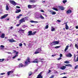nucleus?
Here are the masks:
<instances>
[{"label":"nucleus","instance_id":"obj_17","mask_svg":"<svg viewBox=\"0 0 78 78\" xmlns=\"http://www.w3.org/2000/svg\"><path fill=\"white\" fill-rule=\"evenodd\" d=\"M25 67V65H23L22 63H20L19 65V67Z\"/></svg>","mask_w":78,"mask_h":78},{"label":"nucleus","instance_id":"obj_28","mask_svg":"<svg viewBox=\"0 0 78 78\" xmlns=\"http://www.w3.org/2000/svg\"><path fill=\"white\" fill-rule=\"evenodd\" d=\"M68 48H69V45L66 46L65 49V51H66L68 49Z\"/></svg>","mask_w":78,"mask_h":78},{"label":"nucleus","instance_id":"obj_48","mask_svg":"<svg viewBox=\"0 0 78 78\" xmlns=\"http://www.w3.org/2000/svg\"><path fill=\"white\" fill-rule=\"evenodd\" d=\"M60 58H61V57H62V54H61L60 55Z\"/></svg>","mask_w":78,"mask_h":78},{"label":"nucleus","instance_id":"obj_20","mask_svg":"<svg viewBox=\"0 0 78 78\" xmlns=\"http://www.w3.org/2000/svg\"><path fill=\"white\" fill-rule=\"evenodd\" d=\"M32 33L33 32L32 31H29L28 32V33L29 34H28V36H31V35H32Z\"/></svg>","mask_w":78,"mask_h":78},{"label":"nucleus","instance_id":"obj_50","mask_svg":"<svg viewBox=\"0 0 78 78\" xmlns=\"http://www.w3.org/2000/svg\"><path fill=\"white\" fill-rule=\"evenodd\" d=\"M60 59H61V58L60 57L58 58V60L59 61V60H60Z\"/></svg>","mask_w":78,"mask_h":78},{"label":"nucleus","instance_id":"obj_4","mask_svg":"<svg viewBox=\"0 0 78 78\" xmlns=\"http://www.w3.org/2000/svg\"><path fill=\"white\" fill-rule=\"evenodd\" d=\"M9 2L12 4L14 5V6H15V5H16V4H17V3L16 2L14 1L10 0Z\"/></svg>","mask_w":78,"mask_h":78},{"label":"nucleus","instance_id":"obj_12","mask_svg":"<svg viewBox=\"0 0 78 78\" xmlns=\"http://www.w3.org/2000/svg\"><path fill=\"white\" fill-rule=\"evenodd\" d=\"M41 74H42V73H41L40 74H39L37 76V78H42L43 77L41 75Z\"/></svg>","mask_w":78,"mask_h":78},{"label":"nucleus","instance_id":"obj_37","mask_svg":"<svg viewBox=\"0 0 78 78\" xmlns=\"http://www.w3.org/2000/svg\"><path fill=\"white\" fill-rule=\"evenodd\" d=\"M17 55H15L14 56H13L12 57L13 59H14V58H16V57H17Z\"/></svg>","mask_w":78,"mask_h":78},{"label":"nucleus","instance_id":"obj_63","mask_svg":"<svg viewBox=\"0 0 78 78\" xmlns=\"http://www.w3.org/2000/svg\"><path fill=\"white\" fill-rule=\"evenodd\" d=\"M23 44L24 45H25V46H26V44L25 43H23Z\"/></svg>","mask_w":78,"mask_h":78},{"label":"nucleus","instance_id":"obj_33","mask_svg":"<svg viewBox=\"0 0 78 78\" xmlns=\"http://www.w3.org/2000/svg\"><path fill=\"white\" fill-rule=\"evenodd\" d=\"M64 63H66V64H69V62L67 61H65Z\"/></svg>","mask_w":78,"mask_h":78},{"label":"nucleus","instance_id":"obj_36","mask_svg":"<svg viewBox=\"0 0 78 78\" xmlns=\"http://www.w3.org/2000/svg\"><path fill=\"white\" fill-rule=\"evenodd\" d=\"M32 75V73L31 72H30V73H29V76H31Z\"/></svg>","mask_w":78,"mask_h":78},{"label":"nucleus","instance_id":"obj_30","mask_svg":"<svg viewBox=\"0 0 78 78\" xmlns=\"http://www.w3.org/2000/svg\"><path fill=\"white\" fill-rule=\"evenodd\" d=\"M20 11H21V10L20 9H19V10H16V13H19V12H20Z\"/></svg>","mask_w":78,"mask_h":78},{"label":"nucleus","instance_id":"obj_29","mask_svg":"<svg viewBox=\"0 0 78 78\" xmlns=\"http://www.w3.org/2000/svg\"><path fill=\"white\" fill-rule=\"evenodd\" d=\"M52 9H53V10H55V11H58V9H56V8H52Z\"/></svg>","mask_w":78,"mask_h":78},{"label":"nucleus","instance_id":"obj_59","mask_svg":"<svg viewBox=\"0 0 78 78\" xmlns=\"http://www.w3.org/2000/svg\"><path fill=\"white\" fill-rule=\"evenodd\" d=\"M16 18H17V19H19V18H20V17H19V16H17L16 17Z\"/></svg>","mask_w":78,"mask_h":78},{"label":"nucleus","instance_id":"obj_23","mask_svg":"<svg viewBox=\"0 0 78 78\" xmlns=\"http://www.w3.org/2000/svg\"><path fill=\"white\" fill-rule=\"evenodd\" d=\"M0 37L1 38H4L5 37V34L3 33L1 36H0Z\"/></svg>","mask_w":78,"mask_h":78},{"label":"nucleus","instance_id":"obj_60","mask_svg":"<svg viewBox=\"0 0 78 78\" xmlns=\"http://www.w3.org/2000/svg\"><path fill=\"white\" fill-rule=\"evenodd\" d=\"M23 15L22 14H20L19 15V16H22Z\"/></svg>","mask_w":78,"mask_h":78},{"label":"nucleus","instance_id":"obj_18","mask_svg":"<svg viewBox=\"0 0 78 78\" xmlns=\"http://www.w3.org/2000/svg\"><path fill=\"white\" fill-rule=\"evenodd\" d=\"M67 23H65V28L66 30H68L69 29V26L67 25Z\"/></svg>","mask_w":78,"mask_h":78},{"label":"nucleus","instance_id":"obj_3","mask_svg":"<svg viewBox=\"0 0 78 78\" xmlns=\"http://www.w3.org/2000/svg\"><path fill=\"white\" fill-rule=\"evenodd\" d=\"M23 22H25V19L24 18H22L19 21V23L21 24L22 23H23Z\"/></svg>","mask_w":78,"mask_h":78},{"label":"nucleus","instance_id":"obj_39","mask_svg":"<svg viewBox=\"0 0 78 78\" xmlns=\"http://www.w3.org/2000/svg\"><path fill=\"white\" fill-rule=\"evenodd\" d=\"M75 47H76V48H77V49H78V44H76L75 45Z\"/></svg>","mask_w":78,"mask_h":78},{"label":"nucleus","instance_id":"obj_55","mask_svg":"<svg viewBox=\"0 0 78 78\" xmlns=\"http://www.w3.org/2000/svg\"><path fill=\"white\" fill-rule=\"evenodd\" d=\"M16 8H20V7L19 6H17L16 7Z\"/></svg>","mask_w":78,"mask_h":78},{"label":"nucleus","instance_id":"obj_1","mask_svg":"<svg viewBox=\"0 0 78 78\" xmlns=\"http://www.w3.org/2000/svg\"><path fill=\"white\" fill-rule=\"evenodd\" d=\"M42 51V48L41 47L38 48L37 49L36 51L35 52V54H37L40 53Z\"/></svg>","mask_w":78,"mask_h":78},{"label":"nucleus","instance_id":"obj_53","mask_svg":"<svg viewBox=\"0 0 78 78\" xmlns=\"http://www.w3.org/2000/svg\"><path fill=\"white\" fill-rule=\"evenodd\" d=\"M40 11H41V12H44V11L42 10H40Z\"/></svg>","mask_w":78,"mask_h":78},{"label":"nucleus","instance_id":"obj_32","mask_svg":"<svg viewBox=\"0 0 78 78\" xmlns=\"http://www.w3.org/2000/svg\"><path fill=\"white\" fill-rule=\"evenodd\" d=\"M4 60H5V59H4V58H3L2 59H0V62H3V61H4Z\"/></svg>","mask_w":78,"mask_h":78},{"label":"nucleus","instance_id":"obj_42","mask_svg":"<svg viewBox=\"0 0 78 78\" xmlns=\"http://www.w3.org/2000/svg\"><path fill=\"white\" fill-rule=\"evenodd\" d=\"M22 43H20V44H19V46H20V47H22Z\"/></svg>","mask_w":78,"mask_h":78},{"label":"nucleus","instance_id":"obj_38","mask_svg":"<svg viewBox=\"0 0 78 78\" xmlns=\"http://www.w3.org/2000/svg\"><path fill=\"white\" fill-rule=\"evenodd\" d=\"M55 30V28H53L51 29V31H53Z\"/></svg>","mask_w":78,"mask_h":78},{"label":"nucleus","instance_id":"obj_61","mask_svg":"<svg viewBox=\"0 0 78 78\" xmlns=\"http://www.w3.org/2000/svg\"><path fill=\"white\" fill-rule=\"evenodd\" d=\"M76 29H78V26H76Z\"/></svg>","mask_w":78,"mask_h":78},{"label":"nucleus","instance_id":"obj_43","mask_svg":"<svg viewBox=\"0 0 78 78\" xmlns=\"http://www.w3.org/2000/svg\"><path fill=\"white\" fill-rule=\"evenodd\" d=\"M18 54H19V52H16V55H17V56H18Z\"/></svg>","mask_w":78,"mask_h":78},{"label":"nucleus","instance_id":"obj_27","mask_svg":"<svg viewBox=\"0 0 78 78\" xmlns=\"http://www.w3.org/2000/svg\"><path fill=\"white\" fill-rule=\"evenodd\" d=\"M65 66H68V67H72V65H71L70 64L65 65Z\"/></svg>","mask_w":78,"mask_h":78},{"label":"nucleus","instance_id":"obj_5","mask_svg":"<svg viewBox=\"0 0 78 78\" xmlns=\"http://www.w3.org/2000/svg\"><path fill=\"white\" fill-rule=\"evenodd\" d=\"M58 8L59 9H60V10H62V11L65 9V8L63 7L62 6H58Z\"/></svg>","mask_w":78,"mask_h":78},{"label":"nucleus","instance_id":"obj_7","mask_svg":"<svg viewBox=\"0 0 78 78\" xmlns=\"http://www.w3.org/2000/svg\"><path fill=\"white\" fill-rule=\"evenodd\" d=\"M13 72H14V71L13 70L9 71L7 72V75L8 76L10 75H11V74H12V73H13Z\"/></svg>","mask_w":78,"mask_h":78},{"label":"nucleus","instance_id":"obj_11","mask_svg":"<svg viewBox=\"0 0 78 78\" xmlns=\"http://www.w3.org/2000/svg\"><path fill=\"white\" fill-rule=\"evenodd\" d=\"M51 44H54L53 45H55V44H59V42L58 41H54Z\"/></svg>","mask_w":78,"mask_h":78},{"label":"nucleus","instance_id":"obj_24","mask_svg":"<svg viewBox=\"0 0 78 78\" xmlns=\"http://www.w3.org/2000/svg\"><path fill=\"white\" fill-rule=\"evenodd\" d=\"M8 40L10 42H16V41H14V40L8 39Z\"/></svg>","mask_w":78,"mask_h":78},{"label":"nucleus","instance_id":"obj_19","mask_svg":"<svg viewBox=\"0 0 78 78\" xmlns=\"http://www.w3.org/2000/svg\"><path fill=\"white\" fill-rule=\"evenodd\" d=\"M66 68V66H62V67H60V69H62V70H64Z\"/></svg>","mask_w":78,"mask_h":78},{"label":"nucleus","instance_id":"obj_40","mask_svg":"<svg viewBox=\"0 0 78 78\" xmlns=\"http://www.w3.org/2000/svg\"><path fill=\"white\" fill-rule=\"evenodd\" d=\"M67 1L66 0H63V3H66V2H67Z\"/></svg>","mask_w":78,"mask_h":78},{"label":"nucleus","instance_id":"obj_22","mask_svg":"<svg viewBox=\"0 0 78 78\" xmlns=\"http://www.w3.org/2000/svg\"><path fill=\"white\" fill-rule=\"evenodd\" d=\"M5 9L6 11H8L9 10V6L7 5L5 7Z\"/></svg>","mask_w":78,"mask_h":78},{"label":"nucleus","instance_id":"obj_46","mask_svg":"<svg viewBox=\"0 0 78 78\" xmlns=\"http://www.w3.org/2000/svg\"><path fill=\"white\" fill-rule=\"evenodd\" d=\"M9 28H10V29L11 30V29H12V28H13V27L11 26V27H9Z\"/></svg>","mask_w":78,"mask_h":78},{"label":"nucleus","instance_id":"obj_8","mask_svg":"<svg viewBox=\"0 0 78 78\" xmlns=\"http://www.w3.org/2000/svg\"><path fill=\"white\" fill-rule=\"evenodd\" d=\"M78 57H77L76 59V55H74V60L75 62H78V59H77Z\"/></svg>","mask_w":78,"mask_h":78},{"label":"nucleus","instance_id":"obj_45","mask_svg":"<svg viewBox=\"0 0 78 78\" xmlns=\"http://www.w3.org/2000/svg\"><path fill=\"white\" fill-rule=\"evenodd\" d=\"M22 27H23V28H26V26L24 25H23L22 26Z\"/></svg>","mask_w":78,"mask_h":78},{"label":"nucleus","instance_id":"obj_15","mask_svg":"<svg viewBox=\"0 0 78 78\" xmlns=\"http://www.w3.org/2000/svg\"><path fill=\"white\" fill-rule=\"evenodd\" d=\"M37 2V0H30V3H35Z\"/></svg>","mask_w":78,"mask_h":78},{"label":"nucleus","instance_id":"obj_44","mask_svg":"<svg viewBox=\"0 0 78 78\" xmlns=\"http://www.w3.org/2000/svg\"><path fill=\"white\" fill-rule=\"evenodd\" d=\"M78 66V65H77L76 66H75L74 68L75 69H77Z\"/></svg>","mask_w":78,"mask_h":78},{"label":"nucleus","instance_id":"obj_64","mask_svg":"<svg viewBox=\"0 0 78 78\" xmlns=\"http://www.w3.org/2000/svg\"><path fill=\"white\" fill-rule=\"evenodd\" d=\"M7 53H8L9 54H11V52H7Z\"/></svg>","mask_w":78,"mask_h":78},{"label":"nucleus","instance_id":"obj_21","mask_svg":"<svg viewBox=\"0 0 78 78\" xmlns=\"http://www.w3.org/2000/svg\"><path fill=\"white\" fill-rule=\"evenodd\" d=\"M25 30H23L20 29L19 30L18 32H19V31H21L22 32V33H24Z\"/></svg>","mask_w":78,"mask_h":78},{"label":"nucleus","instance_id":"obj_56","mask_svg":"<svg viewBox=\"0 0 78 78\" xmlns=\"http://www.w3.org/2000/svg\"><path fill=\"white\" fill-rule=\"evenodd\" d=\"M15 76V75L14 74H12V77H14Z\"/></svg>","mask_w":78,"mask_h":78},{"label":"nucleus","instance_id":"obj_25","mask_svg":"<svg viewBox=\"0 0 78 78\" xmlns=\"http://www.w3.org/2000/svg\"><path fill=\"white\" fill-rule=\"evenodd\" d=\"M30 22H31V23H38V21H35L33 20H31L30 21Z\"/></svg>","mask_w":78,"mask_h":78},{"label":"nucleus","instance_id":"obj_9","mask_svg":"<svg viewBox=\"0 0 78 78\" xmlns=\"http://www.w3.org/2000/svg\"><path fill=\"white\" fill-rule=\"evenodd\" d=\"M8 16V14H6L4 15V16H1V19H4V18H5V17H6L7 16Z\"/></svg>","mask_w":78,"mask_h":78},{"label":"nucleus","instance_id":"obj_16","mask_svg":"<svg viewBox=\"0 0 78 78\" xmlns=\"http://www.w3.org/2000/svg\"><path fill=\"white\" fill-rule=\"evenodd\" d=\"M32 62H34V63H38V61H37V59L36 58Z\"/></svg>","mask_w":78,"mask_h":78},{"label":"nucleus","instance_id":"obj_54","mask_svg":"<svg viewBox=\"0 0 78 78\" xmlns=\"http://www.w3.org/2000/svg\"><path fill=\"white\" fill-rule=\"evenodd\" d=\"M63 74H64V75L67 74V73H64L62 74V75H63Z\"/></svg>","mask_w":78,"mask_h":78},{"label":"nucleus","instance_id":"obj_31","mask_svg":"<svg viewBox=\"0 0 78 78\" xmlns=\"http://www.w3.org/2000/svg\"><path fill=\"white\" fill-rule=\"evenodd\" d=\"M1 48V49H2V50H3V48H4V47H5L3 45H1L0 46Z\"/></svg>","mask_w":78,"mask_h":78},{"label":"nucleus","instance_id":"obj_13","mask_svg":"<svg viewBox=\"0 0 78 78\" xmlns=\"http://www.w3.org/2000/svg\"><path fill=\"white\" fill-rule=\"evenodd\" d=\"M66 57H70L72 56V54L70 53H69L68 54L66 55Z\"/></svg>","mask_w":78,"mask_h":78},{"label":"nucleus","instance_id":"obj_34","mask_svg":"<svg viewBox=\"0 0 78 78\" xmlns=\"http://www.w3.org/2000/svg\"><path fill=\"white\" fill-rule=\"evenodd\" d=\"M37 5H32V6L33 8H36V7Z\"/></svg>","mask_w":78,"mask_h":78},{"label":"nucleus","instance_id":"obj_14","mask_svg":"<svg viewBox=\"0 0 78 78\" xmlns=\"http://www.w3.org/2000/svg\"><path fill=\"white\" fill-rule=\"evenodd\" d=\"M39 18H40V19H44V17L42 16V15H41L39 16V17H37V19H39Z\"/></svg>","mask_w":78,"mask_h":78},{"label":"nucleus","instance_id":"obj_6","mask_svg":"<svg viewBox=\"0 0 78 78\" xmlns=\"http://www.w3.org/2000/svg\"><path fill=\"white\" fill-rule=\"evenodd\" d=\"M49 12H50V14H51L52 15H55L56 14V12L53 11L52 10H50Z\"/></svg>","mask_w":78,"mask_h":78},{"label":"nucleus","instance_id":"obj_47","mask_svg":"<svg viewBox=\"0 0 78 78\" xmlns=\"http://www.w3.org/2000/svg\"><path fill=\"white\" fill-rule=\"evenodd\" d=\"M48 28V26L47 25V26H46L45 29H47V28Z\"/></svg>","mask_w":78,"mask_h":78},{"label":"nucleus","instance_id":"obj_62","mask_svg":"<svg viewBox=\"0 0 78 78\" xmlns=\"http://www.w3.org/2000/svg\"><path fill=\"white\" fill-rule=\"evenodd\" d=\"M57 21L58 22H61V21H60V20H57Z\"/></svg>","mask_w":78,"mask_h":78},{"label":"nucleus","instance_id":"obj_10","mask_svg":"<svg viewBox=\"0 0 78 78\" xmlns=\"http://www.w3.org/2000/svg\"><path fill=\"white\" fill-rule=\"evenodd\" d=\"M72 10L70 9H69L66 11V14H70L71 13H72Z\"/></svg>","mask_w":78,"mask_h":78},{"label":"nucleus","instance_id":"obj_58","mask_svg":"<svg viewBox=\"0 0 78 78\" xmlns=\"http://www.w3.org/2000/svg\"><path fill=\"white\" fill-rule=\"evenodd\" d=\"M37 71H38V69H36L35 70V72H37Z\"/></svg>","mask_w":78,"mask_h":78},{"label":"nucleus","instance_id":"obj_51","mask_svg":"<svg viewBox=\"0 0 78 78\" xmlns=\"http://www.w3.org/2000/svg\"><path fill=\"white\" fill-rule=\"evenodd\" d=\"M35 32H33V33H32V35H34V34H35Z\"/></svg>","mask_w":78,"mask_h":78},{"label":"nucleus","instance_id":"obj_52","mask_svg":"<svg viewBox=\"0 0 78 78\" xmlns=\"http://www.w3.org/2000/svg\"><path fill=\"white\" fill-rule=\"evenodd\" d=\"M5 73H1L0 75H5Z\"/></svg>","mask_w":78,"mask_h":78},{"label":"nucleus","instance_id":"obj_26","mask_svg":"<svg viewBox=\"0 0 78 78\" xmlns=\"http://www.w3.org/2000/svg\"><path fill=\"white\" fill-rule=\"evenodd\" d=\"M28 8H29L30 9H31V8H33L32 5H28Z\"/></svg>","mask_w":78,"mask_h":78},{"label":"nucleus","instance_id":"obj_57","mask_svg":"<svg viewBox=\"0 0 78 78\" xmlns=\"http://www.w3.org/2000/svg\"><path fill=\"white\" fill-rule=\"evenodd\" d=\"M54 77V76H52L50 77L49 78H53Z\"/></svg>","mask_w":78,"mask_h":78},{"label":"nucleus","instance_id":"obj_2","mask_svg":"<svg viewBox=\"0 0 78 78\" xmlns=\"http://www.w3.org/2000/svg\"><path fill=\"white\" fill-rule=\"evenodd\" d=\"M30 58H27L26 61L25 62V63L24 64V66L26 67L27 66L28 64H30Z\"/></svg>","mask_w":78,"mask_h":78},{"label":"nucleus","instance_id":"obj_41","mask_svg":"<svg viewBox=\"0 0 78 78\" xmlns=\"http://www.w3.org/2000/svg\"><path fill=\"white\" fill-rule=\"evenodd\" d=\"M20 24H21L20 23L19 24H17L16 25V26L17 27H19V26H20Z\"/></svg>","mask_w":78,"mask_h":78},{"label":"nucleus","instance_id":"obj_49","mask_svg":"<svg viewBox=\"0 0 78 78\" xmlns=\"http://www.w3.org/2000/svg\"><path fill=\"white\" fill-rule=\"evenodd\" d=\"M55 56H56V55L55 54H53L52 55V57Z\"/></svg>","mask_w":78,"mask_h":78},{"label":"nucleus","instance_id":"obj_35","mask_svg":"<svg viewBox=\"0 0 78 78\" xmlns=\"http://www.w3.org/2000/svg\"><path fill=\"white\" fill-rule=\"evenodd\" d=\"M61 47V46H58L55 47V48H60Z\"/></svg>","mask_w":78,"mask_h":78}]
</instances>
